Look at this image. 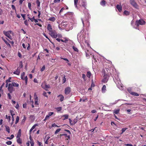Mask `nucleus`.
Listing matches in <instances>:
<instances>
[{
  "instance_id": "1",
  "label": "nucleus",
  "mask_w": 146,
  "mask_h": 146,
  "mask_svg": "<svg viewBox=\"0 0 146 146\" xmlns=\"http://www.w3.org/2000/svg\"><path fill=\"white\" fill-rule=\"evenodd\" d=\"M86 0H81L80 6L81 7H82L84 8V10L83 13L85 15V17L81 18L83 27H84L85 23H86L88 27H89L90 25V23L88 21V20L90 18V15L88 12V10L86 8Z\"/></svg>"
},
{
  "instance_id": "2",
  "label": "nucleus",
  "mask_w": 146,
  "mask_h": 146,
  "mask_svg": "<svg viewBox=\"0 0 146 146\" xmlns=\"http://www.w3.org/2000/svg\"><path fill=\"white\" fill-rule=\"evenodd\" d=\"M84 30H82L77 35V39L79 42L84 43L86 44L88 47H90L89 41L88 40H85V33H84Z\"/></svg>"
},
{
  "instance_id": "3",
  "label": "nucleus",
  "mask_w": 146,
  "mask_h": 146,
  "mask_svg": "<svg viewBox=\"0 0 146 146\" xmlns=\"http://www.w3.org/2000/svg\"><path fill=\"white\" fill-rule=\"evenodd\" d=\"M145 22L143 19L137 20L135 22V25L138 27L139 25H143L145 24Z\"/></svg>"
},
{
  "instance_id": "4",
  "label": "nucleus",
  "mask_w": 146,
  "mask_h": 146,
  "mask_svg": "<svg viewBox=\"0 0 146 146\" xmlns=\"http://www.w3.org/2000/svg\"><path fill=\"white\" fill-rule=\"evenodd\" d=\"M49 35L53 38H57V33L55 30H53L50 33H49Z\"/></svg>"
},
{
  "instance_id": "5",
  "label": "nucleus",
  "mask_w": 146,
  "mask_h": 146,
  "mask_svg": "<svg viewBox=\"0 0 146 146\" xmlns=\"http://www.w3.org/2000/svg\"><path fill=\"white\" fill-rule=\"evenodd\" d=\"M12 31H3V34L7 37L10 39H12V38L11 36L10 35Z\"/></svg>"
},
{
  "instance_id": "6",
  "label": "nucleus",
  "mask_w": 146,
  "mask_h": 146,
  "mask_svg": "<svg viewBox=\"0 0 146 146\" xmlns=\"http://www.w3.org/2000/svg\"><path fill=\"white\" fill-rule=\"evenodd\" d=\"M114 78H113V80L116 84H119V83H121V81L120 79L118 78V74H115V75H114Z\"/></svg>"
},
{
  "instance_id": "7",
  "label": "nucleus",
  "mask_w": 146,
  "mask_h": 146,
  "mask_svg": "<svg viewBox=\"0 0 146 146\" xmlns=\"http://www.w3.org/2000/svg\"><path fill=\"white\" fill-rule=\"evenodd\" d=\"M41 86L45 90H48V89L50 88V86L44 83H42Z\"/></svg>"
},
{
  "instance_id": "8",
  "label": "nucleus",
  "mask_w": 146,
  "mask_h": 146,
  "mask_svg": "<svg viewBox=\"0 0 146 146\" xmlns=\"http://www.w3.org/2000/svg\"><path fill=\"white\" fill-rule=\"evenodd\" d=\"M71 92V88L70 87H68L66 88L64 90V93L65 94L67 95L68 94Z\"/></svg>"
},
{
  "instance_id": "9",
  "label": "nucleus",
  "mask_w": 146,
  "mask_h": 146,
  "mask_svg": "<svg viewBox=\"0 0 146 146\" xmlns=\"http://www.w3.org/2000/svg\"><path fill=\"white\" fill-rule=\"evenodd\" d=\"M104 78L102 80V82L104 83H106L107 82L109 78V76L108 75L104 74Z\"/></svg>"
},
{
  "instance_id": "10",
  "label": "nucleus",
  "mask_w": 146,
  "mask_h": 146,
  "mask_svg": "<svg viewBox=\"0 0 146 146\" xmlns=\"http://www.w3.org/2000/svg\"><path fill=\"white\" fill-rule=\"evenodd\" d=\"M8 90L10 93H12L13 91V86L11 83L9 84Z\"/></svg>"
},
{
  "instance_id": "11",
  "label": "nucleus",
  "mask_w": 146,
  "mask_h": 146,
  "mask_svg": "<svg viewBox=\"0 0 146 146\" xmlns=\"http://www.w3.org/2000/svg\"><path fill=\"white\" fill-rule=\"evenodd\" d=\"M130 3L133 7L136 8L137 7V4L135 2V0H130Z\"/></svg>"
},
{
  "instance_id": "12",
  "label": "nucleus",
  "mask_w": 146,
  "mask_h": 146,
  "mask_svg": "<svg viewBox=\"0 0 146 146\" xmlns=\"http://www.w3.org/2000/svg\"><path fill=\"white\" fill-rule=\"evenodd\" d=\"M47 29L49 31V33L50 32L53 30H52V26L50 24H48V25Z\"/></svg>"
},
{
  "instance_id": "13",
  "label": "nucleus",
  "mask_w": 146,
  "mask_h": 146,
  "mask_svg": "<svg viewBox=\"0 0 146 146\" xmlns=\"http://www.w3.org/2000/svg\"><path fill=\"white\" fill-rule=\"evenodd\" d=\"M20 69L18 67L17 69L16 70L13 72V73L14 74H16L17 75H19L20 74Z\"/></svg>"
},
{
  "instance_id": "14",
  "label": "nucleus",
  "mask_w": 146,
  "mask_h": 146,
  "mask_svg": "<svg viewBox=\"0 0 146 146\" xmlns=\"http://www.w3.org/2000/svg\"><path fill=\"white\" fill-rule=\"evenodd\" d=\"M57 97L58 98H60V100L61 102H62L64 100V96L62 94H60L58 95L57 96Z\"/></svg>"
},
{
  "instance_id": "15",
  "label": "nucleus",
  "mask_w": 146,
  "mask_h": 146,
  "mask_svg": "<svg viewBox=\"0 0 146 146\" xmlns=\"http://www.w3.org/2000/svg\"><path fill=\"white\" fill-rule=\"evenodd\" d=\"M3 40L5 42L6 44L10 48H11V46L10 44L3 37H2Z\"/></svg>"
},
{
  "instance_id": "16",
  "label": "nucleus",
  "mask_w": 146,
  "mask_h": 146,
  "mask_svg": "<svg viewBox=\"0 0 146 146\" xmlns=\"http://www.w3.org/2000/svg\"><path fill=\"white\" fill-rule=\"evenodd\" d=\"M61 25L62 28H64L67 27L68 26L67 23V22H62L61 23Z\"/></svg>"
},
{
  "instance_id": "17",
  "label": "nucleus",
  "mask_w": 146,
  "mask_h": 146,
  "mask_svg": "<svg viewBox=\"0 0 146 146\" xmlns=\"http://www.w3.org/2000/svg\"><path fill=\"white\" fill-rule=\"evenodd\" d=\"M129 93L131 94L133 96H139V94L136 92H132L131 91H129Z\"/></svg>"
},
{
  "instance_id": "18",
  "label": "nucleus",
  "mask_w": 146,
  "mask_h": 146,
  "mask_svg": "<svg viewBox=\"0 0 146 146\" xmlns=\"http://www.w3.org/2000/svg\"><path fill=\"white\" fill-rule=\"evenodd\" d=\"M116 8L119 12H121L122 11V7L121 5H117Z\"/></svg>"
},
{
  "instance_id": "19",
  "label": "nucleus",
  "mask_w": 146,
  "mask_h": 146,
  "mask_svg": "<svg viewBox=\"0 0 146 146\" xmlns=\"http://www.w3.org/2000/svg\"><path fill=\"white\" fill-rule=\"evenodd\" d=\"M60 137H62V136H65L66 137H67L68 139H66L68 140V139H70V136L69 135H67L66 134H61L60 135Z\"/></svg>"
},
{
  "instance_id": "20",
  "label": "nucleus",
  "mask_w": 146,
  "mask_h": 146,
  "mask_svg": "<svg viewBox=\"0 0 146 146\" xmlns=\"http://www.w3.org/2000/svg\"><path fill=\"white\" fill-rule=\"evenodd\" d=\"M22 78H21L22 80H25V84L26 85L27 84V82L28 78L27 76H26L25 77H22Z\"/></svg>"
},
{
  "instance_id": "21",
  "label": "nucleus",
  "mask_w": 146,
  "mask_h": 146,
  "mask_svg": "<svg viewBox=\"0 0 146 146\" xmlns=\"http://www.w3.org/2000/svg\"><path fill=\"white\" fill-rule=\"evenodd\" d=\"M38 125V124L36 123L31 128L29 131V132L31 133V132L34 129L35 127Z\"/></svg>"
},
{
  "instance_id": "22",
  "label": "nucleus",
  "mask_w": 146,
  "mask_h": 146,
  "mask_svg": "<svg viewBox=\"0 0 146 146\" xmlns=\"http://www.w3.org/2000/svg\"><path fill=\"white\" fill-rule=\"evenodd\" d=\"M117 85V87L121 90H122L123 89V86L122 85L121 83H119V84H116Z\"/></svg>"
},
{
  "instance_id": "23",
  "label": "nucleus",
  "mask_w": 146,
  "mask_h": 146,
  "mask_svg": "<svg viewBox=\"0 0 146 146\" xmlns=\"http://www.w3.org/2000/svg\"><path fill=\"white\" fill-rule=\"evenodd\" d=\"M21 129H19L17 135V138H19L21 136Z\"/></svg>"
},
{
  "instance_id": "24",
  "label": "nucleus",
  "mask_w": 146,
  "mask_h": 146,
  "mask_svg": "<svg viewBox=\"0 0 146 146\" xmlns=\"http://www.w3.org/2000/svg\"><path fill=\"white\" fill-rule=\"evenodd\" d=\"M106 90V87L105 85H104L102 88V92L103 93H105Z\"/></svg>"
},
{
  "instance_id": "25",
  "label": "nucleus",
  "mask_w": 146,
  "mask_h": 146,
  "mask_svg": "<svg viewBox=\"0 0 146 146\" xmlns=\"http://www.w3.org/2000/svg\"><path fill=\"white\" fill-rule=\"evenodd\" d=\"M11 84L13 85V86L18 87L19 86V84H18L16 83L15 82H13L11 83Z\"/></svg>"
},
{
  "instance_id": "26",
  "label": "nucleus",
  "mask_w": 146,
  "mask_h": 146,
  "mask_svg": "<svg viewBox=\"0 0 146 146\" xmlns=\"http://www.w3.org/2000/svg\"><path fill=\"white\" fill-rule=\"evenodd\" d=\"M100 4L101 5L105 6L106 5V1L104 0H102L100 2Z\"/></svg>"
},
{
  "instance_id": "27",
  "label": "nucleus",
  "mask_w": 146,
  "mask_h": 146,
  "mask_svg": "<svg viewBox=\"0 0 146 146\" xmlns=\"http://www.w3.org/2000/svg\"><path fill=\"white\" fill-rule=\"evenodd\" d=\"M119 109H117L113 111V113L114 114H117L119 113Z\"/></svg>"
},
{
  "instance_id": "28",
  "label": "nucleus",
  "mask_w": 146,
  "mask_h": 146,
  "mask_svg": "<svg viewBox=\"0 0 146 146\" xmlns=\"http://www.w3.org/2000/svg\"><path fill=\"white\" fill-rule=\"evenodd\" d=\"M17 138V142L19 144H21L22 143V141L20 137Z\"/></svg>"
},
{
  "instance_id": "29",
  "label": "nucleus",
  "mask_w": 146,
  "mask_h": 146,
  "mask_svg": "<svg viewBox=\"0 0 146 146\" xmlns=\"http://www.w3.org/2000/svg\"><path fill=\"white\" fill-rule=\"evenodd\" d=\"M49 20L54 22L56 20V18L54 17H51L49 18Z\"/></svg>"
},
{
  "instance_id": "30",
  "label": "nucleus",
  "mask_w": 146,
  "mask_h": 146,
  "mask_svg": "<svg viewBox=\"0 0 146 146\" xmlns=\"http://www.w3.org/2000/svg\"><path fill=\"white\" fill-rule=\"evenodd\" d=\"M6 131H7L9 133L10 132V128L9 126H5Z\"/></svg>"
},
{
  "instance_id": "31",
  "label": "nucleus",
  "mask_w": 146,
  "mask_h": 146,
  "mask_svg": "<svg viewBox=\"0 0 146 146\" xmlns=\"http://www.w3.org/2000/svg\"><path fill=\"white\" fill-rule=\"evenodd\" d=\"M91 74L90 71H88L87 72L86 76L88 78H90L91 76Z\"/></svg>"
},
{
  "instance_id": "32",
  "label": "nucleus",
  "mask_w": 146,
  "mask_h": 146,
  "mask_svg": "<svg viewBox=\"0 0 146 146\" xmlns=\"http://www.w3.org/2000/svg\"><path fill=\"white\" fill-rule=\"evenodd\" d=\"M78 2V0H74V5L75 7L76 8H78L77 3Z\"/></svg>"
},
{
  "instance_id": "33",
  "label": "nucleus",
  "mask_w": 146,
  "mask_h": 146,
  "mask_svg": "<svg viewBox=\"0 0 146 146\" xmlns=\"http://www.w3.org/2000/svg\"><path fill=\"white\" fill-rule=\"evenodd\" d=\"M129 14V12L127 11H125L123 12V14L126 15H128Z\"/></svg>"
},
{
  "instance_id": "34",
  "label": "nucleus",
  "mask_w": 146,
  "mask_h": 146,
  "mask_svg": "<svg viewBox=\"0 0 146 146\" xmlns=\"http://www.w3.org/2000/svg\"><path fill=\"white\" fill-rule=\"evenodd\" d=\"M62 117H64V118L63 119V120H64L66 119H67L68 117V114H65L63 115Z\"/></svg>"
},
{
  "instance_id": "35",
  "label": "nucleus",
  "mask_w": 146,
  "mask_h": 146,
  "mask_svg": "<svg viewBox=\"0 0 146 146\" xmlns=\"http://www.w3.org/2000/svg\"><path fill=\"white\" fill-rule=\"evenodd\" d=\"M61 41L62 42H63L66 43L68 41V39L65 38H64V40H63V39H61Z\"/></svg>"
},
{
  "instance_id": "36",
  "label": "nucleus",
  "mask_w": 146,
  "mask_h": 146,
  "mask_svg": "<svg viewBox=\"0 0 146 146\" xmlns=\"http://www.w3.org/2000/svg\"><path fill=\"white\" fill-rule=\"evenodd\" d=\"M19 116H17L16 117V120L15 122V123L16 124H17L19 122Z\"/></svg>"
},
{
  "instance_id": "37",
  "label": "nucleus",
  "mask_w": 146,
  "mask_h": 146,
  "mask_svg": "<svg viewBox=\"0 0 146 146\" xmlns=\"http://www.w3.org/2000/svg\"><path fill=\"white\" fill-rule=\"evenodd\" d=\"M36 3L38 7H40V2L39 1V0H37L36 1Z\"/></svg>"
},
{
  "instance_id": "38",
  "label": "nucleus",
  "mask_w": 146,
  "mask_h": 146,
  "mask_svg": "<svg viewBox=\"0 0 146 146\" xmlns=\"http://www.w3.org/2000/svg\"><path fill=\"white\" fill-rule=\"evenodd\" d=\"M72 48L75 51H76V52H78V49L75 46H73Z\"/></svg>"
},
{
  "instance_id": "39",
  "label": "nucleus",
  "mask_w": 146,
  "mask_h": 146,
  "mask_svg": "<svg viewBox=\"0 0 146 146\" xmlns=\"http://www.w3.org/2000/svg\"><path fill=\"white\" fill-rule=\"evenodd\" d=\"M61 130V129L60 128L57 129L55 132L54 134H56L57 133L59 132Z\"/></svg>"
},
{
  "instance_id": "40",
  "label": "nucleus",
  "mask_w": 146,
  "mask_h": 146,
  "mask_svg": "<svg viewBox=\"0 0 146 146\" xmlns=\"http://www.w3.org/2000/svg\"><path fill=\"white\" fill-rule=\"evenodd\" d=\"M5 118L7 119H8V120H9V121H10V118H11V117L10 116H8L7 115H5Z\"/></svg>"
},
{
  "instance_id": "41",
  "label": "nucleus",
  "mask_w": 146,
  "mask_h": 146,
  "mask_svg": "<svg viewBox=\"0 0 146 146\" xmlns=\"http://www.w3.org/2000/svg\"><path fill=\"white\" fill-rule=\"evenodd\" d=\"M34 99L35 100V101L38 100V98L37 96L36 95V93H35L34 94Z\"/></svg>"
},
{
  "instance_id": "42",
  "label": "nucleus",
  "mask_w": 146,
  "mask_h": 146,
  "mask_svg": "<svg viewBox=\"0 0 146 146\" xmlns=\"http://www.w3.org/2000/svg\"><path fill=\"white\" fill-rule=\"evenodd\" d=\"M77 119H74L73 121V123H72V125H74L77 122Z\"/></svg>"
},
{
  "instance_id": "43",
  "label": "nucleus",
  "mask_w": 146,
  "mask_h": 146,
  "mask_svg": "<svg viewBox=\"0 0 146 146\" xmlns=\"http://www.w3.org/2000/svg\"><path fill=\"white\" fill-rule=\"evenodd\" d=\"M52 127H60V126H58L55 123H54L52 125Z\"/></svg>"
},
{
  "instance_id": "44",
  "label": "nucleus",
  "mask_w": 146,
  "mask_h": 146,
  "mask_svg": "<svg viewBox=\"0 0 146 146\" xmlns=\"http://www.w3.org/2000/svg\"><path fill=\"white\" fill-rule=\"evenodd\" d=\"M56 110L58 111H59L61 110L62 108L61 107H58L56 108Z\"/></svg>"
},
{
  "instance_id": "45",
  "label": "nucleus",
  "mask_w": 146,
  "mask_h": 146,
  "mask_svg": "<svg viewBox=\"0 0 146 146\" xmlns=\"http://www.w3.org/2000/svg\"><path fill=\"white\" fill-rule=\"evenodd\" d=\"M128 128H127L126 127L122 128V129H121L122 133L121 134L124 132Z\"/></svg>"
},
{
  "instance_id": "46",
  "label": "nucleus",
  "mask_w": 146,
  "mask_h": 146,
  "mask_svg": "<svg viewBox=\"0 0 146 146\" xmlns=\"http://www.w3.org/2000/svg\"><path fill=\"white\" fill-rule=\"evenodd\" d=\"M45 68V66L44 65L42 66V67L40 69V71L41 72L43 71Z\"/></svg>"
},
{
  "instance_id": "47",
  "label": "nucleus",
  "mask_w": 146,
  "mask_h": 146,
  "mask_svg": "<svg viewBox=\"0 0 146 146\" xmlns=\"http://www.w3.org/2000/svg\"><path fill=\"white\" fill-rule=\"evenodd\" d=\"M10 112L11 113V115L12 116V117H13V115H15V114L13 113V111L12 110H10Z\"/></svg>"
},
{
  "instance_id": "48",
  "label": "nucleus",
  "mask_w": 146,
  "mask_h": 146,
  "mask_svg": "<svg viewBox=\"0 0 146 146\" xmlns=\"http://www.w3.org/2000/svg\"><path fill=\"white\" fill-rule=\"evenodd\" d=\"M8 145H11L12 144V142L11 141H7L6 143Z\"/></svg>"
},
{
  "instance_id": "49",
  "label": "nucleus",
  "mask_w": 146,
  "mask_h": 146,
  "mask_svg": "<svg viewBox=\"0 0 146 146\" xmlns=\"http://www.w3.org/2000/svg\"><path fill=\"white\" fill-rule=\"evenodd\" d=\"M11 77H10L7 80H6V83H8L9 82H11Z\"/></svg>"
},
{
  "instance_id": "50",
  "label": "nucleus",
  "mask_w": 146,
  "mask_h": 146,
  "mask_svg": "<svg viewBox=\"0 0 146 146\" xmlns=\"http://www.w3.org/2000/svg\"><path fill=\"white\" fill-rule=\"evenodd\" d=\"M31 3H29L28 4V7L29 9L30 10L31 9Z\"/></svg>"
},
{
  "instance_id": "51",
  "label": "nucleus",
  "mask_w": 146,
  "mask_h": 146,
  "mask_svg": "<svg viewBox=\"0 0 146 146\" xmlns=\"http://www.w3.org/2000/svg\"><path fill=\"white\" fill-rule=\"evenodd\" d=\"M23 67L22 63V62H21L20 63V66L19 67L20 69L22 68Z\"/></svg>"
},
{
  "instance_id": "52",
  "label": "nucleus",
  "mask_w": 146,
  "mask_h": 146,
  "mask_svg": "<svg viewBox=\"0 0 146 146\" xmlns=\"http://www.w3.org/2000/svg\"><path fill=\"white\" fill-rule=\"evenodd\" d=\"M82 77L84 81H85L86 80V75L85 74H82Z\"/></svg>"
},
{
  "instance_id": "53",
  "label": "nucleus",
  "mask_w": 146,
  "mask_h": 146,
  "mask_svg": "<svg viewBox=\"0 0 146 146\" xmlns=\"http://www.w3.org/2000/svg\"><path fill=\"white\" fill-rule=\"evenodd\" d=\"M49 117L50 116L48 115H46L44 119V121H46V120L48 119L49 118Z\"/></svg>"
},
{
  "instance_id": "54",
  "label": "nucleus",
  "mask_w": 146,
  "mask_h": 146,
  "mask_svg": "<svg viewBox=\"0 0 146 146\" xmlns=\"http://www.w3.org/2000/svg\"><path fill=\"white\" fill-rule=\"evenodd\" d=\"M63 83H64L66 81V79L65 76H64L63 79Z\"/></svg>"
},
{
  "instance_id": "55",
  "label": "nucleus",
  "mask_w": 146,
  "mask_h": 146,
  "mask_svg": "<svg viewBox=\"0 0 146 146\" xmlns=\"http://www.w3.org/2000/svg\"><path fill=\"white\" fill-rule=\"evenodd\" d=\"M53 114H54L53 112H50L48 113V115H49V116H51Z\"/></svg>"
},
{
  "instance_id": "56",
  "label": "nucleus",
  "mask_w": 146,
  "mask_h": 146,
  "mask_svg": "<svg viewBox=\"0 0 146 146\" xmlns=\"http://www.w3.org/2000/svg\"><path fill=\"white\" fill-rule=\"evenodd\" d=\"M7 95L8 96L9 99L10 100L11 99L12 97L11 94L9 93H8L7 94Z\"/></svg>"
},
{
  "instance_id": "57",
  "label": "nucleus",
  "mask_w": 146,
  "mask_h": 146,
  "mask_svg": "<svg viewBox=\"0 0 146 146\" xmlns=\"http://www.w3.org/2000/svg\"><path fill=\"white\" fill-rule=\"evenodd\" d=\"M24 24L27 26H28V21L27 20H26L25 21Z\"/></svg>"
},
{
  "instance_id": "58",
  "label": "nucleus",
  "mask_w": 146,
  "mask_h": 146,
  "mask_svg": "<svg viewBox=\"0 0 146 146\" xmlns=\"http://www.w3.org/2000/svg\"><path fill=\"white\" fill-rule=\"evenodd\" d=\"M11 7H12V9L13 10H15V12H16V8H15V6H14V5H11Z\"/></svg>"
},
{
  "instance_id": "59",
  "label": "nucleus",
  "mask_w": 146,
  "mask_h": 146,
  "mask_svg": "<svg viewBox=\"0 0 146 146\" xmlns=\"http://www.w3.org/2000/svg\"><path fill=\"white\" fill-rule=\"evenodd\" d=\"M25 72H23L21 74V78H23L22 77H23L25 75Z\"/></svg>"
},
{
  "instance_id": "60",
  "label": "nucleus",
  "mask_w": 146,
  "mask_h": 146,
  "mask_svg": "<svg viewBox=\"0 0 146 146\" xmlns=\"http://www.w3.org/2000/svg\"><path fill=\"white\" fill-rule=\"evenodd\" d=\"M26 118H27L25 116V115H24V118H23V119L22 120V122H25V121L26 119Z\"/></svg>"
},
{
  "instance_id": "61",
  "label": "nucleus",
  "mask_w": 146,
  "mask_h": 146,
  "mask_svg": "<svg viewBox=\"0 0 146 146\" xmlns=\"http://www.w3.org/2000/svg\"><path fill=\"white\" fill-rule=\"evenodd\" d=\"M46 93L45 92H44L43 94V95L45 97H48V96L46 95Z\"/></svg>"
},
{
  "instance_id": "62",
  "label": "nucleus",
  "mask_w": 146,
  "mask_h": 146,
  "mask_svg": "<svg viewBox=\"0 0 146 146\" xmlns=\"http://www.w3.org/2000/svg\"><path fill=\"white\" fill-rule=\"evenodd\" d=\"M69 121L70 123V124L72 125H72V124L73 123V121L71 120V119H69Z\"/></svg>"
},
{
  "instance_id": "63",
  "label": "nucleus",
  "mask_w": 146,
  "mask_h": 146,
  "mask_svg": "<svg viewBox=\"0 0 146 146\" xmlns=\"http://www.w3.org/2000/svg\"><path fill=\"white\" fill-rule=\"evenodd\" d=\"M15 108L18 109L19 108V104H18V103H17L16 105V106H15Z\"/></svg>"
},
{
  "instance_id": "64",
  "label": "nucleus",
  "mask_w": 146,
  "mask_h": 146,
  "mask_svg": "<svg viewBox=\"0 0 146 146\" xmlns=\"http://www.w3.org/2000/svg\"><path fill=\"white\" fill-rule=\"evenodd\" d=\"M35 20V19L34 17H33L32 18L30 19V20H31V21L32 22H33Z\"/></svg>"
}]
</instances>
